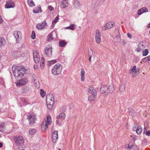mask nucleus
<instances>
[{"mask_svg":"<svg viewBox=\"0 0 150 150\" xmlns=\"http://www.w3.org/2000/svg\"><path fill=\"white\" fill-rule=\"evenodd\" d=\"M12 69L15 78L23 77L25 72L26 70L23 66H16L13 65Z\"/></svg>","mask_w":150,"mask_h":150,"instance_id":"f257e3e1","label":"nucleus"},{"mask_svg":"<svg viewBox=\"0 0 150 150\" xmlns=\"http://www.w3.org/2000/svg\"><path fill=\"white\" fill-rule=\"evenodd\" d=\"M52 123V120L51 117L48 115L47 117V119L44 120L42 123L41 129L42 131H46L48 129V125H50Z\"/></svg>","mask_w":150,"mask_h":150,"instance_id":"f03ea898","label":"nucleus"},{"mask_svg":"<svg viewBox=\"0 0 150 150\" xmlns=\"http://www.w3.org/2000/svg\"><path fill=\"white\" fill-rule=\"evenodd\" d=\"M54 97L52 94H49L46 96V104L49 109H51L53 108L54 102Z\"/></svg>","mask_w":150,"mask_h":150,"instance_id":"7ed1b4c3","label":"nucleus"},{"mask_svg":"<svg viewBox=\"0 0 150 150\" xmlns=\"http://www.w3.org/2000/svg\"><path fill=\"white\" fill-rule=\"evenodd\" d=\"M62 66L59 63L56 64L52 68V73L54 75H57L61 72Z\"/></svg>","mask_w":150,"mask_h":150,"instance_id":"20e7f679","label":"nucleus"},{"mask_svg":"<svg viewBox=\"0 0 150 150\" xmlns=\"http://www.w3.org/2000/svg\"><path fill=\"white\" fill-rule=\"evenodd\" d=\"M114 88L113 85H109L108 86L104 87V96L108 95V93H112L114 91Z\"/></svg>","mask_w":150,"mask_h":150,"instance_id":"39448f33","label":"nucleus"},{"mask_svg":"<svg viewBox=\"0 0 150 150\" xmlns=\"http://www.w3.org/2000/svg\"><path fill=\"white\" fill-rule=\"evenodd\" d=\"M28 119L29 124L33 125L35 123V122L36 119V116L34 114H30L28 115Z\"/></svg>","mask_w":150,"mask_h":150,"instance_id":"423d86ee","label":"nucleus"},{"mask_svg":"<svg viewBox=\"0 0 150 150\" xmlns=\"http://www.w3.org/2000/svg\"><path fill=\"white\" fill-rule=\"evenodd\" d=\"M130 73L132 74L133 77H137L139 74V69L138 68L136 69V66H134L130 71Z\"/></svg>","mask_w":150,"mask_h":150,"instance_id":"0eeeda50","label":"nucleus"},{"mask_svg":"<svg viewBox=\"0 0 150 150\" xmlns=\"http://www.w3.org/2000/svg\"><path fill=\"white\" fill-rule=\"evenodd\" d=\"M34 60L36 64L38 63L40 61V56L38 52L36 50H34L33 52Z\"/></svg>","mask_w":150,"mask_h":150,"instance_id":"6e6552de","label":"nucleus"},{"mask_svg":"<svg viewBox=\"0 0 150 150\" xmlns=\"http://www.w3.org/2000/svg\"><path fill=\"white\" fill-rule=\"evenodd\" d=\"M14 35L16 39V42L18 43L22 39V34L19 31H15Z\"/></svg>","mask_w":150,"mask_h":150,"instance_id":"1a4fd4ad","label":"nucleus"},{"mask_svg":"<svg viewBox=\"0 0 150 150\" xmlns=\"http://www.w3.org/2000/svg\"><path fill=\"white\" fill-rule=\"evenodd\" d=\"M15 143L18 146H20L23 144L24 142L23 137L21 136H19L15 138Z\"/></svg>","mask_w":150,"mask_h":150,"instance_id":"9d476101","label":"nucleus"},{"mask_svg":"<svg viewBox=\"0 0 150 150\" xmlns=\"http://www.w3.org/2000/svg\"><path fill=\"white\" fill-rule=\"evenodd\" d=\"M45 53L47 56L51 57L52 56V50L51 46L48 45L44 49Z\"/></svg>","mask_w":150,"mask_h":150,"instance_id":"9b49d317","label":"nucleus"},{"mask_svg":"<svg viewBox=\"0 0 150 150\" xmlns=\"http://www.w3.org/2000/svg\"><path fill=\"white\" fill-rule=\"evenodd\" d=\"M15 6V4L13 1L8 0L6 1L5 7L6 8H14Z\"/></svg>","mask_w":150,"mask_h":150,"instance_id":"f8f14e48","label":"nucleus"},{"mask_svg":"<svg viewBox=\"0 0 150 150\" xmlns=\"http://www.w3.org/2000/svg\"><path fill=\"white\" fill-rule=\"evenodd\" d=\"M28 81L26 78H24L21 79L18 82L16 83V84L17 86H20L27 84Z\"/></svg>","mask_w":150,"mask_h":150,"instance_id":"ddd939ff","label":"nucleus"},{"mask_svg":"<svg viewBox=\"0 0 150 150\" xmlns=\"http://www.w3.org/2000/svg\"><path fill=\"white\" fill-rule=\"evenodd\" d=\"M126 149L127 150H139V148L135 144H131L129 143L128 144Z\"/></svg>","mask_w":150,"mask_h":150,"instance_id":"4468645a","label":"nucleus"},{"mask_svg":"<svg viewBox=\"0 0 150 150\" xmlns=\"http://www.w3.org/2000/svg\"><path fill=\"white\" fill-rule=\"evenodd\" d=\"M115 26V23L112 21H109L106 23L105 26V30L112 28Z\"/></svg>","mask_w":150,"mask_h":150,"instance_id":"2eb2a0df","label":"nucleus"},{"mask_svg":"<svg viewBox=\"0 0 150 150\" xmlns=\"http://www.w3.org/2000/svg\"><path fill=\"white\" fill-rule=\"evenodd\" d=\"M100 34L99 30H97L96 31V34L95 36V39L98 43H100L101 42Z\"/></svg>","mask_w":150,"mask_h":150,"instance_id":"dca6fc26","label":"nucleus"},{"mask_svg":"<svg viewBox=\"0 0 150 150\" xmlns=\"http://www.w3.org/2000/svg\"><path fill=\"white\" fill-rule=\"evenodd\" d=\"M144 48L145 46L143 42H141L138 44L137 48L136 49V50L137 52H139L142 51Z\"/></svg>","mask_w":150,"mask_h":150,"instance_id":"f3484780","label":"nucleus"},{"mask_svg":"<svg viewBox=\"0 0 150 150\" xmlns=\"http://www.w3.org/2000/svg\"><path fill=\"white\" fill-rule=\"evenodd\" d=\"M58 138L57 131H55L53 132L52 136V139L53 142L54 143H55L57 140L58 139Z\"/></svg>","mask_w":150,"mask_h":150,"instance_id":"a211bd4d","label":"nucleus"},{"mask_svg":"<svg viewBox=\"0 0 150 150\" xmlns=\"http://www.w3.org/2000/svg\"><path fill=\"white\" fill-rule=\"evenodd\" d=\"M47 25V23L45 21H44L41 24H38L36 25V27L39 30H41L44 29L45 28V26Z\"/></svg>","mask_w":150,"mask_h":150,"instance_id":"6ab92c4d","label":"nucleus"},{"mask_svg":"<svg viewBox=\"0 0 150 150\" xmlns=\"http://www.w3.org/2000/svg\"><path fill=\"white\" fill-rule=\"evenodd\" d=\"M73 7L76 8H79L81 6V4L78 0H74L73 3Z\"/></svg>","mask_w":150,"mask_h":150,"instance_id":"aec40b11","label":"nucleus"},{"mask_svg":"<svg viewBox=\"0 0 150 150\" xmlns=\"http://www.w3.org/2000/svg\"><path fill=\"white\" fill-rule=\"evenodd\" d=\"M68 4L67 0H63L61 2L60 6L62 8H65L68 6Z\"/></svg>","mask_w":150,"mask_h":150,"instance_id":"412c9836","label":"nucleus"},{"mask_svg":"<svg viewBox=\"0 0 150 150\" xmlns=\"http://www.w3.org/2000/svg\"><path fill=\"white\" fill-rule=\"evenodd\" d=\"M54 34L55 35L56 34V33L54 31H52L50 33L47 37V41H50L54 39V37L53 36V35Z\"/></svg>","mask_w":150,"mask_h":150,"instance_id":"4be33fe9","label":"nucleus"},{"mask_svg":"<svg viewBox=\"0 0 150 150\" xmlns=\"http://www.w3.org/2000/svg\"><path fill=\"white\" fill-rule=\"evenodd\" d=\"M88 92L91 94L97 96V92L96 89H94L92 86H90L88 89Z\"/></svg>","mask_w":150,"mask_h":150,"instance_id":"5701e85b","label":"nucleus"},{"mask_svg":"<svg viewBox=\"0 0 150 150\" xmlns=\"http://www.w3.org/2000/svg\"><path fill=\"white\" fill-rule=\"evenodd\" d=\"M65 114L64 112H61L57 116V118L58 119H61L62 120H64L66 118Z\"/></svg>","mask_w":150,"mask_h":150,"instance_id":"b1692460","label":"nucleus"},{"mask_svg":"<svg viewBox=\"0 0 150 150\" xmlns=\"http://www.w3.org/2000/svg\"><path fill=\"white\" fill-rule=\"evenodd\" d=\"M85 71L83 68L81 69V80L82 81H83L84 80L85 77Z\"/></svg>","mask_w":150,"mask_h":150,"instance_id":"393cba45","label":"nucleus"},{"mask_svg":"<svg viewBox=\"0 0 150 150\" xmlns=\"http://www.w3.org/2000/svg\"><path fill=\"white\" fill-rule=\"evenodd\" d=\"M33 82L34 83V85L36 86V88H40V84L38 79H37L35 81H33Z\"/></svg>","mask_w":150,"mask_h":150,"instance_id":"a878e982","label":"nucleus"},{"mask_svg":"<svg viewBox=\"0 0 150 150\" xmlns=\"http://www.w3.org/2000/svg\"><path fill=\"white\" fill-rule=\"evenodd\" d=\"M76 27L75 25L74 24H72L70 26L65 28V29L74 30L76 29Z\"/></svg>","mask_w":150,"mask_h":150,"instance_id":"bb28decb","label":"nucleus"},{"mask_svg":"<svg viewBox=\"0 0 150 150\" xmlns=\"http://www.w3.org/2000/svg\"><path fill=\"white\" fill-rule=\"evenodd\" d=\"M30 91V89L29 87H25L22 89V92L23 93H26Z\"/></svg>","mask_w":150,"mask_h":150,"instance_id":"cd10ccee","label":"nucleus"},{"mask_svg":"<svg viewBox=\"0 0 150 150\" xmlns=\"http://www.w3.org/2000/svg\"><path fill=\"white\" fill-rule=\"evenodd\" d=\"M6 40L3 38H0V46L4 45L6 44Z\"/></svg>","mask_w":150,"mask_h":150,"instance_id":"c85d7f7f","label":"nucleus"},{"mask_svg":"<svg viewBox=\"0 0 150 150\" xmlns=\"http://www.w3.org/2000/svg\"><path fill=\"white\" fill-rule=\"evenodd\" d=\"M28 3L30 7H33L35 6L33 0H28Z\"/></svg>","mask_w":150,"mask_h":150,"instance_id":"c756f323","label":"nucleus"},{"mask_svg":"<svg viewBox=\"0 0 150 150\" xmlns=\"http://www.w3.org/2000/svg\"><path fill=\"white\" fill-rule=\"evenodd\" d=\"M97 96L95 95H91L88 97V100L90 101L94 100L96 98Z\"/></svg>","mask_w":150,"mask_h":150,"instance_id":"7c9ffc66","label":"nucleus"},{"mask_svg":"<svg viewBox=\"0 0 150 150\" xmlns=\"http://www.w3.org/2000/svg\"><path fill=\"white\" fill-rule=\"evenodd\" d=\"M59 44L61 47H63L67 45V43L64 40H60L59 41Z\"/></svg>","mask_w":150,"mask_h":150,"instance_id":"2f4dec72","label":"nucleus"},{"mask_svg":"<svg viewBox=\"0 0 150 150\" xmlns=\"http://www.w3.org/2000/svg\"><path fill=\"white\" fill-rule=\"evenodd\" d=\"M143 62H149V64H150V56H149L144 58L142 60Z\"/></svg>","mask_w":150,"mask_h":150,"instance_id":"473e14b6","label":"nucleus"},{"mask_svg":"<svg viewBox=\"0 0 150 150\" xmlns=\"http://www.w3.org/2000/svg\"><path fill=\"white\" fill-rule=\"evenodd\" d=\"M57 62L56 60H52L48 61L47 65L48 66H50L51 65Z\"/></svg>","mask_w":150,"mask_h":150,"instance_id":"72a5a7b5","label":"nucleus"},{"mask_svg":"<svg viewBox=\"0 0 150 150\" xmlns=\"http://www.w3.org/2000/svg\"><path fill=\"white\" fill-rule=\"evenodd\" d=\"M120 36L118 35L116 36L114 39V42H120Z\"/></svg>","mask_w":150,"mask_h":150,"instance_id":"f704fd0d","label":"nucleus"},{"mask_svg":"<svg viewBox=\"0 0 150 150\" xmlns=\"http://www.w3.org/2000/svg\"><path fill=\"white\" fill-rule=\"evenodd\" d=\"M142 127L140 126L137 127L136 131L138 134H139L142 132Z\"/></svg>","mask_w":150,"mask_h":150,"instance_id":"c9c22d12","label":"nucleus"},{"mask_svg":"<svg viewBox=\"0 0 150 150\" xmlns=\"http://www.w3.org/2000/svg\"><path fill=\"white\" fill-rule=\"evenodd\" d=\"M36 131L34 129H29V133L31 135H33L35 134Z\"/></svg>","mask_w":150,"mask_h":150,"instance_id":"e433bc0d","label":"nucleus"},{"mask_svg":"<svg viewBox=\"0 0 150 150\" xmlns=\"http://www.w3.org/2000/svg\"><path fill=\"white\" fill-rule=\"evenodd\" d=\"M33 12L34 13H37L39 12H42L40 7H38L36 9L33 10Z\"/></svg>","mask_w":150,"mask_h":150,"instance_id":"4c0bfd02","label":"nucleus"},{"mask_svg":"<svg viewBox=\"0 0 150 150\" xmlns=\"http://www.w3.org/2000/svg\"><path fill=\"white\" fill-rule=\"evenodd\" d=\"M60 111L61 112H64L66 111V107L65 106H63L62 107H61L60 108Z\"/></svg>","mask_w":150,"mask_h":150,"instance_id":"58836bf2","label":"nucleus"},{"mask_svg":"<svg viewBox=\"0 0 150 150\" xmlns=\"http://www.w3.org/2000/svg\"><path fill=\"white\" fill-rule=\"evenodd\" d=\"M42 59H43V60L42 59L40 62L41 64L40 67L41 69H42L44 68L45 66V64L44 62V59H43V58H42Z\"/></svg>","mask_w":150,"mask_h":150,"instance_id":"ea45409f","label":"nucleus"},{"mask_svg":"<svg viewBox=\"0 0 150 150\" xmlns=\"http://www.w3.org/2000/svg\"><path fill=\"white\" fill-rule=\"evenodd\" d=\"M125 86L124 85L121 84L119 86V90L121 92H122L125 90Z\"/></svg>","mask_w":150,"mask_h":150,"instance_id":"a19ab883","label":"nucleus"},{"mask_svg":"<svg viewBox=\"0 0 150 150\" xmlns=\"http://www.w3.org/2000/svg\"><path fill=\"white\" fill-rule=\"evenodd\" d=\"M129 114L132 116H135L136 115V113L134 110H132L131 111L129 112Z\"/></svg>","mask_w":150,"mask_h":150,"instance_id":"79ce46f5","label":"nucleus"},{"mask_svg":"<svg viewBox=\"0 0 150 150\" xmlns=\"http://www.w3.org/2000/svg\"><path fill=\"white\" fill-rule=\"evenodd\" d=\"M88 53L89 56H93L94 54L91 48L88 50Z\"/></svg>","mask_w":150,"mask_h":150,"instance_id":"37998d69","label":"nucleus"},{"mask_svg":"<svg viewBox=\"0 0 150 150\" xmlns=\"http://www.w3.org/2000/svg\"><path fill=\"white\" fill-rule=\"evenodd\" d=\"M40 94L42 96V97H44L46 95V93L45 91H44L43 89H41L40 90Z\"/></svg>","mask_w":150,"mask_h":150,"instance_id":"c03bdc74","label":"nucleus"},{"mask_svg":"<svg viewBox=\"0 0 150 150\" xmlns=\"http://www.w3.org/2000/svg\"><path fill=\"white\" fill-rule=\"evenodd\" d=\"M59 19V18L58 16H57L52 21V24L54 25L56 24L58 20Z\"/></svg>","mask_w":150,"mask_h":150,"instance_id":"a18cd8bd","label":"nucleus"},{"mask_svg":"<svg viewBox=\"0 0 150 150\" xmlns=\"http://www.w3.org/2000/svg\"><path fill=\"white\" fill-rule=\"evenodd\" d=\"M148 51L147 49H145L142 52V55L143 56H146L148 54Z\"/></svg>","mask_w":150,"mask_h":150,"instance_id":"49530a36","label":"nucleus"},{"mask_svg":"<svg viewBox=\"0 0 150 150\" xmlns=\"http://www.w3.org/2000/svg\"><path fill=\"white\" fill-rule=\"evenodd\" d=\"M33 81H35L37 79H38V77L36 76V75L35 74H33L32 75Z\"/></svg>","mask_w":150,"mask_h":150,"instance_id":"de8ad7c7","label":"nucleus"},{"mask_svg":"<svg viewBox=\"0 0 150 150\" xmlns=\"http://www.w3.org/2000/svg\"><path fill=\"white\" fill-rule=\"evenodd\" d=\"M142 10V11L143 12V13L147 12L148 11V9L146 7H143L141 8Z\"/></svg>","mask_w":150,"mask_h":150,"instance_id":"09e8293b","label":"nucleus"},{"mask_svg":"<svg viewBox=\"0 0 150 150\" xmlns=\"http://www.w3.org/2000/svg\"><path fill=\"white\" fill-rule=\"evenodd\" d=\"M31 37L33 39H34L35 38V33L34 31H32Z\"/></svg>","mask_w":150,"mask_h":150,"instance_id":"8fccbe9b","label":"nucleus"},{"mask_svg":"<svg viewBox=\"0 0 150 150\" xmlns=\"http://www.w3.org/2000/svg\"><path fill=\"white\" fill-rule=\"evenodd\" d=\"M142 9L141 8L140 9H139L138 11V15H140L143 13V12L142 11Z\"/></svg>","mask_w":150,"mask_h":150,"instance_id":"3c124183","label":"nucleus"},{"mask_svg":"<svg viewBox=\"0 0 150 150\" xmlns=\"http://www.w3.org/2000/svg\"><path fill=\"white\" fill-rule=\"evenodd\" d=\"M0 131L2 132H4V127L2 125H0Z\"/></svg>","mask_w":150,"mask_h":150,"instance_id":"603ef678","label":"nucleus"},{"mask_svg":"<svg viewBox=\"0 0 150 150\" xmlns=\"http://www.w3.org/2000/svg\"><path fill=\"white\" fill-rule=\"evenodd\" d=\"M48 9L50 11H52L54 10V8L51 6H49L48 7Z\"/></svg>","mask_w":150,"mask_h":150,"instance_id":"864d4df0","label":"nucleus"},{"mask_svg":"<svg viewBox=\"0 0 150 150\" xmlns=\"http://www.w3.org/2000/svg\"><path fill=\"white\" fill-rule=\"evenodd\" d=\"M145 134L146 135H147L148 136H150V131H147L146 132Z\"/></svg>","mask_w":150,"mask_h":150,"instance_id":"5fc2aeb1","label":"nucleus"},{"mask_svg":"<svg viewBox=\"0 0 150 150\" xmlns=\"http://www.w3.org/2000/svg\"><path fill=\"white\" fill-rule=\"evenodd\" d=\"M146 123L145 122V123H144V133L145 132V131H146L147 130V127L145 126Z\"/></svg>","mask_w":150,"mask_h":150,"instance_id":"6e6d98bb","label":"nucleus"},{"mask_svg":"<svg viewBox=\"0 0 150 150\" xmlns=\"http://www.w3.org/2000/svg\"><path fill=\"white\" fill-rule=\"evenodd\" d=\"M127 36L130 38H132V35L129 33H127Z\"/></svg>","mask_w":150,"mask_h":150,"instance_id":"4d7b16f0","label":"nucleus"},{"mask_svg":"<svg viewBox=\"0 0 150 150\" xmlns=\"http://www.w3.org/2000/svg\"><path fill=\"white\" fill-rule=\"evenodd\" d=\"M103 86H101L100 89V91L102 93H103Z\"/></svg>","mask_w":150,"mask_h":150,"instance_id":"13d9d810","label":"nucleus"},{"mask_svg":"<svg viewBox=\"0 0 150 150\" xmlns=\"http://www.w3.org/2000/svg\"><path fill=\"white\" fill-rule=\"evenodd\" d=\"M38 67L37 64H35L34 66V68L35 69H38Z\"/></svg>","mask_w":150,"mask_h":150,"instance_id":"bf43d9fd","label":"nucleus"},{"mask_svg":"<svg viewBox=\"0 0 150 150\" xmlns=\"http://www.w3.org/2000/svg\"><path fill=\"white\" fill-rule=\"evenodd\" d=\"M126 44V42L124 40H122V44L123 45H125Z\"/></svg>","mask_w":150,"mask_h":150,"instance_id":"052dcab7","label":"nucleus"},{"mask_svg":"<svg viewBox=\"0 0 150 150\" xmlns=\"http://www.w3.org/2000/svg\"><path fill=\"white\" fill-rule=\"evenodd\" d=\"M3 21V20L2 18L0 16V24L2 23Z\"/></svg>","mask_w":150,"mask_h":150,"instance_id":"680f3d73","label":"nucleus"},{"mask_svg":"<svg viewBox=\"0 0 150 150\" xmlns=\"http://www.w3.org/2000/svg\"><path fill=\"white\" fill-rule=\"evenodd\" d=\"M92 56H89V62H91V59Z\"/></svg>","mask_w":150,"mask_h":150,"instance_id":"e2e57ef3","label":"nucleus"},{"mask_svg":"<svg viewBox=\"0 0 150 150\" xmlns=\"http://www.w3.org/2000/svg\"><path fill=\"white\" fill-rule=\"evenodd\" d=\"M115 30H117L118 32V33L119 34H120L119 31V29L118 28H116L115 29Z\"/></svg>","mask_w":150,"mask_h":150,"instance_id":"0e129e2a","label":"nucleus"},{"mask_svg":"<svg viewBox=\"0 0 150 150\" xmlns=\"http://www.w3.org/2000/svg\"><path fill=\"white\" fill-rule=\"evenodd\" d=\"M56 123L57 124H59V120H57L56 121Z\"/></svg>","mask_w":150,"mask_h":150,"instance_id":"69168bd1","label":"nucleus"},{"mask_svg":"<svg viewBox=\"0 0 150 150\" xmlns=\"http://www.w3.org/2000/svg\"><path fill=\"white\" fill-rule=\"evenodd\" d=\"M3 146V144H2L0 142V147L1 148Z\"/></svg>","mask_w":150,"mask_h":150,"instance_id":"338daca9","label":"nucleus"},{"mask_svg":"<svg viewBox=\"0 0 150 150\" xmlns=\"http://www.w3.org/2000/svg\"><path fill=\"white\" fill-rule=\"evenodd\" d=\"M24 102H25V103H26V100H24Z\"/></svg>","mask_w":150,"mask_h":150,"instance_id":"774afa93","label":"nucleus"}]
</instances>
